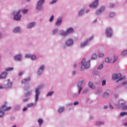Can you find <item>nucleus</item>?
I'll list each match as a JSON object with an SVG mask.
<instances>
[{
  "label": "nucleus",
  "instance_id": "f257e3e1",
  "mask_svg": "<svg viewBox=\"0 0 127 127\" xmlns=\"http://www.w3.org/2000/svg\"><path fill=\"white\" fill-rule=\"evenodd\" d=\"M6 105H7V103L5 102L4 105L1 107L0 111V118H2L3 116H4V112L5 111H9L11 109V107H6Z\"/></svg>",
  "mask_w": 127,
  "mask_h": 127
},
{
  "label": "nucleus",
  "instance_id": "f03ea898",
  "mask_svg": "<svg viewBox=\"0 0 127 127\" xmlns=\"http://www.w3.org/2000/svg\"><path fill=\"white\" fill-rule=\"evenodd\" d=\"M126 104V102L123 100H120L119 102V105H115V107L117 109H120L121 107H122L123 110H127V106H124Z\"/></svg>",
  "mask_w": 127,
  "mask_h": 127
},
{
  "label": "nucleus",
  "instance_id": "7ed1b4c3",
  "mask_svg": "<svg viewBox=\"0 0 127 127\" xmlns=\"http://www.w3.org/2000/svg\"><path fill=\"white\" fill-rule=\"evenodd\" d=\"M20 13V10L18 12H13V14L14 15V19L15 20H20L21 18V15L19 14Z\"/></svg>",
  "mask_w": 127,
  "mask_h": 127
},
{
  "label": "nucleus",
  "instance_id": "20e7f679",
  "mask_svg": "<svg viewBox=\"0 0 127 127\" xmlns=\"http://www.w3.org/2000/svg\"><path fill=\"white\" fill-rule=\"evenodd\" d=\"M85 62H86V59L85 58H83L81 61V64L82 65V66H83L84 67V68L87 69V68H89L90 67V61H89L88 62H87L86 63V64H85Z\"/></svg>",
  "mask_w": 127,
  "mask_h": 127
},
{
  "label": "nucleus",
  "instance_id": "39448f33",
  "mask_svg": "<svg viewBox=\"0 0 127 127\" xmlns=\"http://www.w3.org/2000/svg\"><path fill=\"white\" fill-rule=\"evenodd\" d=\"M83 83H84V80H81L79 81V82L77 83V87L79 88L78 89V94H81V92L83 89V88H82L81 87V86H82Z\"/></svg>",
  "mask_w": 127,
  "mask_h": 127
},
{
  "label": "nucleus",
  "instance_id": "423d86ee",
  "mask_svg": "<svg viewBox=\"0 0 127 127\" xmlns=\"http://www.w3.org/2000/svg\"><path fill=\"white\" fill-rule=\"evenodd\" d=\"M106 34L108 37H111L113 35V31L111 28H108L106 30Z\"/></svg>",
  "mask_w": 127,
  "mask_h": 127
},
{
  "label": "nucleus",
  "instance_id": "0eeeda50",
  "mask_svg": "<svg viewBox=\"0 0 127 127\" xmlns=\"http://www.w3.org/2000/svg\"><path fill=\"white\" fill-rule=\"evenodd\" d=\"M44 3V0H39L38 2L37 9H41L42 8V4Z\"/></svg>",
  "mask_w": 127,
  "mask_h": 127
},
{
  "label": "nucleus",
  "instance_id": "6e6552de",
  "mask_svg": "<svg viewBox=\"0 0 127 127\" xmlns=\"http://www.w3.org/2000/svg\"><path fill=\"white\" fill-rule=\"evenodd\" d=\"M121 77H122V74L121 73L113 74L112 75V79H113L114 80H117V79H119Z\"/></svg>",
  "mask_w": 127,
  "mask_h": 127
},
{
  "label": "nucleus",
  "instance_id": "1a4fd4ad",
  "mask_svg": "<svg viewBox=\"0 0 127 127\" xmlns=\"http://www.w3.org/2000/svg\"><path fill=\"white\" fill-rule=\"evenodd\" d=\"M8 73L6 71H3L0 74V79H5L7 77Z\"/></svg>",
  "mask_w": 127,
  "mask_h": 127
},
{
  "label": "nucleus",
  "instance_id": "9d476101",
  "mask_svg": "<svg viewBox=\"0 0 127 127\" xmlns=\"http://www.w3.org/2000/svg\"><path fill=\"white\" fill-rule=\"evenodd\" d=\"M99 2V0H95L93 3L90 4L89 5L90 7H92L93 8H95V7H96L98 6V3Z\"/></svg>",
  "mask_w": 127,
  "mask_h": 127
},
{
  "label": "nucleus",
  "instance_id": "9b49d317",
  "mask_svg": "<svg viewBox=\"0 0 127 127\" xmlns=\"http://www.w3.org/2000/svg\"><path fill=\"white\" fill-rule=\"evenodd\" d=\"M92 39L93 37H91L90 38L88 39L85 42L81 44V47H85V46H86V45L88 44L89 41H91V40H92Z\"/></svg>",
  "mask_w": 127,
  "mask_h": 127
},
{
  "label": "nucleus",
  "instance_id": "f8f14e48",
  "mask_svg": "<svg viewBox=\"0 0 127 127\" xmlns=\"http://www.w3.org/2000/svg\"><path fill=\"white\" fill-rule=\"evenodd\" d=\"M45 68V67H44V65L41 66V67L39 68V70H38V75H41V74L42 73V72H43V70H44Z\"/></svg>",
  "mask_w": 127,
  "mask_h": 127
},
{
  "label": "nucleus",
  "instance_id": "ddd939ff",
  "mask_svg": "<svg viewBox=\"0 0 127 127\" xmlns=\"http://www.w3.org/2000/svg\"><path fill=\"white\" fill-rule=\"evenodd\" d=\"M39 94H40V92H39V88L36 89V102L38 101V97L39 96Z\"/></svg>",
  "mask_w": 127,
  "mask_h": 127
},
{
  "label": "nucleus",
  "instance_id": "4468645a",
  "mask_svg": "<svg viewBox=\"0 0 127 127\" xmlns=\"http://www.w3.org/2000/svg\"><path fill=\"white\" fill-rule=\"evenodd\" d=\"M104 10H105V7L102 6L100 8V9L99 10H96V14H100V13H101V12H103V11H104Z\"/></svg>",
  "mask_w": 127,
  "mask_h": 127
},
{
  "label": "nucleus",
  "instance_id": "2eb2a0df",
  "mask_svg": "<svg viewBox=\"0 0 127 127\" xmlns=\"http://www.w3.org/2000/svg\"><path fill=\"white\" fill-rule=\"evenodd\" d=\"M14 59L16 61H20L21 60V55H18L14 57Z\"/></svg>",
  "mask_w": 127,
  "mask_h": 127
},
{
  "label": "nucleus",
  "instance_id": "dca6fc26",
  "mask_svg": "<svg viewBox=\"0 0 127 127\" xmlns=\"http://www.w3.org/2000/svg\"><path fill=\"white\" fill-rule=\"evenodd\" d=\"M66 45H67L68 46H70V45H72L73 44V40H71V39H69L66 42Z\"/></svg>",
  "mask_w": 127,
  "mask_h": 127
},
{
  "label": "nucleus",
  "instance_id": "f3484780",
  "mask_svg": "<svg viewBox=\"0 0 127 127\" xmlns=\"http://www.w3.org/2000/svg\"><path fill=\"white\" fill-rule=\"evenodd\" d=\"M61 22H62V19L59 18V19H58V20L56 23V25L57 26H59L61 25Z\"/></svg>",
  "mask_w": 127,
  "mask_h": 127
},
{
  "label": "nucleus",
  "instance_id": "a211bd4d",
  "mask_svg": "<svg viewBox=\"0 0 127 127\" xmlns=\"http://www.w3.org/2000/svg\"><path fill=\"white\" fill-rule=\"evenodd\" d=\"M73 31H74V29L72 28H69L66 30V32L67 34H69L70 33H72Z\"/></svg>",
  "mask_w": 127,
  "mask_h": 127
},
{
  "label": "nucleus",
  "instance_id": "6ab92c4d",
  "mask_svg": "<svg viewBox=\"0 0 127 127\" xmlns=\"http://www.w3.org/2000/svg\"><path fill=\"white\" fill-rule=\"evenodd\" d=\"M20 30V28L17 27L13 30V32H14V33H17L18 32H19Z\"/></svg>",
  "mask_w": 127,
  "mask_h": 127
},
{
  "label": "nucleus",
  "instance_id": "aec40b11",
  "mask_svg": "<svg viewBox=\"0 0 127 127\" xmlns=\"http://www.w3.org/2000/svg\"><path fill=\"white\" fill-rule=\"evenodd\" d=\"M34 25H35V22H32L31 23H29V25H28V28H32V27H33Z\"/></svg>",
  "mask_w": 127,
  "mask_h": 127
},
{
  "label": "nucleus",
  "instance_id": "412c9836",
  "mask_svg": "<svg viewBox=\"0 0 127 127\" xmlns=\"http://www.w3.org/2000/svg\"><path fill=\"white\" fill-rule=\"evenodd\" d=\"M88 86L91 89H94V88H95V86H94V84H93V83L92 82H89L88 83Z\"/></svg>",
  "mask_w": 127,
  "mask_h": 127
},
{
  "label": "nucleus",
  "instance_id": "4be33fe9",
  "mask_svg": "<svg viewBox=\"0 0 127 127\" xmlns=\"http://www.w3.org/2000/svg\"><path fill=\"white\" fill-rule=\"evenodd\" d=\"M64 107H60L58 110V112L59 113H63V112H64Z\"/></svg>",
  "mask_w": 127,
  "mask_h": 127
},
{
  "label": "nucleus",
  "instance_id": "5701e85b",
  "mask_svg": "<svg viewBox=\"0 0 127 127\" xmlns=\"http://www.w3.org/2000/svg\"><path fill=\"white\" fill-rule=\"evenodd\" d=\"M61 35H63V36H65L66 35H67L68 33H67V31L66 32H61Z\"/></svg>",
  "mask_w": 127,
  "mask_h": 127
},
{
  "label": "nucleus",
  "instance_id": "b1692460",
  "mask_svg": "<svg viewBox=\"0 0 127 127\" xmlns=\"http://www.w3.org/2000/svg\"><path fill=\"white\" fill-rule=\"evenodd\" d=\"M34 106H35L34 103H30L27 104V108H31V107H33Z\"/></svg>",
  "mask_w": 127,
  "mask_h": 127
},
{
  "label": "nucleus",
  "instance_id": "393cba45",
  "mask_svg": "<svg viewBox=\"0 0 127 127\" xmlns=\"http://www.w3.org/2000/svg\"><path fill=\"white\" fill-rule=\"evenodd\" d=\"M112 61V59H110L109 58H107L105 59V62H106V63H111Z\"/></svg>",
  "mask_w": 127,
  "mask_h": 127
},
{
  "label": "nucleus",
  "instance_id": "a878e982",
  "mask_svg": "<svg viewBox=\"0 0 127 127\" xmlns=\"http://www.w3.org/2000/svg\"><path fill=\"white\" fill-rule=\"evenodd\" d=\"M127 50H125L124 51L121 53V55L122 56H125V55H127Z\"/></svg>",
  "mask_w": 127,
  "mask_h": 127
},
{
  "label": "nucleus",
  "instance_id": "bb28decb",
  "mask_svg": "<svg viewBox=\"0 0 127 127\" xmlns=\"http://www.w3.org/2000/svg\"><path fill=\"white\" fill-rule=\"evenodd\" d=\"M109 94L108 93V92H105L103 94V97L104 98H108V97H109Z\"/></svg>",
  "mask_w": 127,
  "mask_h": 127
},
{
  "label": "nucleus",
  "instance_id": "cd10ccee",
  "mask_svg": "<svg viewBox=\"0 0 127 127\" xmlns=\"http://www.w3.org/2000/svg\"><path fill=\"white\" fill-rule=\"evenodd\" d=\"M5 71H6V72H8V71H12V70H13V67H8L7 68H5Z\"/></svg>",
  "mask_w": 127,
  "mask_h": 127
},
{
  "label": "nucleus",
  "instance_id": "c85d7f7f",
  "mask_svg": "<svg viewBox=\"0 0 127 127\" xmlns=\"http://www.w3.org/2000/svg\"><path fill=\"white\" fill-rule=\"evenodd\" d=\"M127 112H121L120 114V116L121 117H124V116H127Z\"/></svg>",
  "mask_w": 127,
  "mask_h": 127
},
{
  "label": "nucleus",
  "instance_id": "c756f323",
  "mask_svg": "<svg viewBox=\"0 0 127 127\" xmlns=\"http://www.w3.org/2000/svg\"><path fill=\"white\" fill-rule=\"evenodd\" d=\"M38 122L40 125H42V124H43V120L42 119H38Z\"/></svg>",
  "mask_w": 127,
  "mask_h": 127
},
{
  "label": "nucleus",
  "instance_id": "7c9ffc66",
  "mask_svg": "<svg viewBox=\"0 0 127 127\" xmlns=\"http://www.w3.org/2000/svg\"><path fill=\"white\" fill-rule=\"evenodd\" d=\"M30 80V78L24 79L23 80H22V83H26V82L29 81Z\"/></svg>",
  "mask_w": 127,
  "mask_h": 127
},
{
  "label": "nucleus",
  "instance_id": "2f4dec72",
  "mask_svg": "<svg viewBox=\"0 0 127 127\" xmlns=\"http://www.w3.org/2000/svg\"><path fill=\"white\" fill-rule=\"evenodd\" d=\"M91 59L92 60H95V59H97V55H96V54H94L93 56H92V58H91Z\"/></svg>",
  "mask_w": 127,
  "mask_h": 127
},
{
  "label": "nucleus",
  "instance_id": "473e14b6",
  "mask_svg": "<svg viewBox=\"0 0 127 127\" xmlns=\"http://www.w3.org/2000/svg\"><path fill=\"white\" fill-rule=\"evenodd\" d=\"M31 60H35L36 59V56L34 55L31 56Z\"/></svg>",
  "mask_w": 127,
  "mask_h": 127
},
{
  "label": "nucleus",
  "instance_id": "72a5a7b5",
  "mask_svg": "<svg viewBox=\"0 0 127 127\" xmlns=\"http://www.w3.org/2000/svg\"><path fill=\"white\" fill-rule=\"evenodd\" d=\"M32 93V92L31 91H28L26 93L25 96L26 97H28V96H30V95H31V93Z\"/></svg>",
  "mask_w": 127,
  "mask_h": 127
},
{
  "label": "nucleus",
  "instance_id": "f704fd0d",
  "mask_svg": "<svg viewBox=\"0 0 127 127\" xmlns=\"http://www.w3.org/2000/svg\"><path fill=\"white\" fill-rule=\"evenodd\" d=\"M83 13H84V10L81 9L79 12V15L81 16L83 14Z\"/></svg>",
  "mask_w": 127,
  "mask_h": 127
},
{
  "label": "nucleus",
  "instance_id": "c9c22d12",
  "mask_svg": "<svg viewBox=\"0 0 127 127\" xmlns=\"http://www.w3.org/2000/svg\"><path fill=\"white\" fill-rule=\"evenodd\" d=\"M53 19H54V16L52 15V16L50 18V22H52L53 21Z\"/></svg>",
  "mask_w": 127,
  "mask_h": 127
},
{
  "label": "nucleus",
  "instance_id": "e433bc0d",
  "mask_svg": "<svg viewBox=\"0 0 127 127\" xmlns=\"http://www.w3.org/2000/svg\"><path fill=\"white\" fill-rule=\"evenodd\" d=\"M117 60H118V56H114V59L113 60V62L114 63L116 62V61H117Z\"/></svg>",
  "mask_w": 127,
  "mask_h": 127
},
{
  "label": "nucleus",
  "instance_id": "4c0bfd02",
  "mask_svg": "<svg viewBox=\"0 0 127 127\" xmlns=\"http://www.w3.org/2000/svg\"><path fill=\"white\" fill-rule=\"evenodd\" d=\"M103 67H104V66L103 65V64H101L100 65H99L98 66V67H97V68L98 69H102V68H103Z\"/></svg>",
  "mask_w": 127,
  "mask_h": 127
},
{
  "label": "nucleus",
  "instance_id": "58836bf2",
  "mask_svg": "<svg viewBox=\"0 0 127 127\" xmlns=\"http://www.w3.org/2000/svg\"><path fill=\"white\" fill-rule=\"evenodd\" d=\"M114 16H115V13H111L109 15V17H110V18L114 17Z\"/></svg>",
  "mask_w": 127,
  "mask_h": 127
},
{
  "label": "nucleus",
  "instance_id": "ea45409f",
  "mask_svg": "<svg viewBox=\"0 0 127 127\" xmlns=\"http://www.w3.org/2000/svg\"><path fill=\"white\" fill-rule=\"evenodd\" d=\"M57 31H58V30L57 29H55L53 31V34H55L56 33H57Z\"/></svg>",
  "mask_w": 127,
  "mask_h": 127
},
{
  "label": "nucleus",
  "instance_id": "a19ab883",
  "mask_svg": "<svg viewBox=\"0 0 127 127\" xmlns=\"http://www.w3.org/2000/svg\"><path fill=\"white\" fill-rule=\"evenodd\" d=\"M53 93H54L53 92H49L47 94V97H50V96H52V94H53Z\"/></svg>",
  "mask_w": 127,
  "mask_h": 127
},
{
  "label": "nucleus",
  "instance_id": "79ce46f5",
  "mask_svg": "<svg viewBox=\"0 0 127 127\" xmlns=\"http://www.w3.org/2000/svg\"><path fill=\"white\" fill-rule=\"evenodd\" d=\"M27 11H28V10H27V9H23L22 10V12L24 14L27 13Z\"/></svg>",
  "mask_w": 127,
  "mask_h": 127
},
{
  "label": "nucleus",
  "instance_id": "37998d69",
  "mask_svg": "<svg viewBox=\"0 0 127 127\" xmlns=\"http://www.w3.org/2000/svg\"><path fill=\"white\" fill-rule=\"evenodd\" d=\"M106 85V80H104L102 81V86H105Z\"/></svg>",
  "mask_w": 127,
  "mask_h": 127
},
{
  "label": "nucleus",
  "instance_id": "c03bdc74",
  "mask_svg": "<svg viewBox=\"0 0 127 127\" xmlns=\"http://www.w3.org/2000/svg\"><path fill=\"white\" fill-rule=\"evenodd\" d=\"M98 56H99V57H104V54H103V53H99Z\"/></svg>",
  "mask_w": 127,
  "mask_h": 127
},
{
  "label": "nucleus",
  "instance_id": "a18cd8bd",
  "mask_svg": "<svg viewBox=\"0 0 127 127\" xmlns=\"http://www.w3.org/2000/svg\"><path fill=\"white\" fill-rule=\"evenodd\" d=\"M25 57H26V58H29L30 57L31 58V56L29 54H26Z\"/></svg>",
  "mask_w": 127,
  "mask_h": 127
},
{
  "label": "nucleus",
  "instance_id": "49530a36",
  "mask_svg": "<svg viewBox=\"0 0 127 127\" xmlns=\"http://www.w3.org/2000/svg\"><path fill=\"white\" fill-rule=\"evenodd\" d=\"M101 125H103V123L98 122L96 123V126H101Z\"/></svg>",
  "mask_w": 127,
  "mask_h": 127
},
{
  "label": "nucleus",
  "instance_id": "de8ad7c7",
  "mask_svg": "<svg viewBox=\"0 0 127 127\" xmlns=\"http://www.w3.org/2000/svg\"><path fill=\"white\" fill-rule=\"evenodd\" d=\"M124 79H125V77L120 78L119 80L117 81V83H119L120 81H122V80H124Z\"/></svg>",
  "mask_w": 127,
  "mask_h": 127
},
{
  "label": "nucleus",
  "instance_id": "09e8293b",
  "mask_svg": "<svg viewBox=\"0 0 127 127\" xmlns=\"http://www.w3.org/2000/svg\"><path fill=\"white\" fill-rule=\"evenodd\" d=\"M8 87H10L12 85V83L9 82V83L7 84Z\"/></svg>",
  "mask_w": 127,
  "mask_h": 127
},
{
  "label": "nucleus",
  "instance_id": "8fccbe9b",
  "mask_svg": "<svg viewBox=\"0 0 127 127\" xmlns=\"http://www.w3.org/2000/svg\"><path fill=\"white\" fill-rule=\"evenodd\" d=\"M56 1H57V0H53L50 2V3H51V4L55 3V2H56Z\"/></svg>",
  "mask_w": 127,
  "mask_h": 127
},
{
  "label": "nucleus",
  "instance_id": "3c124183",
  "mask_svg": "<svg viewBox=\"0 0 127 127\" xmlns=\"http://www.w3.org/2000/svg\"><path fill=\"white\" fill-rule=\"evenodd\" d=\"M87 92H88V90L87 89L84 90L83 92H82V94H86V93H87Z\"/></svg>",
  "mask_w": 127,
  "mask_h": 127
},
{
  "label": "nucleus",
  "instance_id": "603ef678",
  "mask_svg": "<svg viewBox=\"0 0 127 127\" xmlns=\"http://www.w3.org/2000/svg\"><path fill=\"white\" fill-rule=\"evenodd\" d=\"M78 95H79V93L78 94H73V98H76V97H78Z\"/></svg>",
  "mask_w": 127,
  "mask_h": 127
},
{
  "label": "nucleus",
  "instance_id": "864d4df0",
  "mask_svg": "<svg viewBox=\"0 0 127 127\" xmlns=\"http://www.w3.org/2000/svg\"><path fill=\"white\" fill-rule=\"evenodd\" d=\"M78 104H79V102H75L73 104L74 106H76V105H78Z\"/></svg>",
  "mask_w": 127,
  "mask_h": 127
},
{
  "label": "nucleus",
  "instance_id": "5fc2aeb1",
  "mask_svg": "<svg viewBox=\"0 0 127 127\" xmlns=\"http://www.w3.org/2000/svg\"><path fill=\"white\" fill-rule=\"evenodd\" d=\"M27 108L28 107H25L23 109V112H25V111H26V110H27Z\"/></svg>",
  "mask_w": 127,
  "mask_h": 127
},
{
  "label": "nucleus",
  "instance_id": "6e6d98bb",
  "mask_svg": "<svg viewBox=\"0 0 127 127\" xmlns=\"http://www.w3.org/2000/svg\"><path fill=\"white\" fill-rule=\"evenodd\" d=\"M115 4H111L110 5V7H114Z\"/></svg>",
  "mask_w": 127,
  "mask_h": 127
},
{
  "label": "nucleus",
  "instance_id": "4d7b16f0",
  "mask_svg": "<svg viewBox=\"0 0 127 127\" xmlns=\"http://www.w3.org/2000/svg\"><path fill=\"white\" fill-rule=\"evenodd\" d=\"M126 84H127V81H125L122 83V85H126Z\"/></svg>",
  "mask_w": 127,
  "mask_h": 127
},
{
  "label": "nucleus",
  "instance_id": "13d9d810",
  "mask_svg": "<svg viewBox=\"0 0 127 127\" xmlns=\"http://www.w3.org/2000/svg\"><path fill=\"white\" fill-rule=\"evenodd\" d=\"M114 97H115V98H116L117 99V98H118L119 97V95H118L117 94H115Z\"/></svg>",
  "mask_w": 127,
  "mask_h": 127
},
{
  "label": "nucleus",
  "instance_id": "bf43d9fd",
  "mask_svg": "<svg viewBox=\"0 0 127 127\" xmlns=\"http://www.w3.org/2000/svg\"><path fill=\"white\" fill-rule=\"evenodd\" d=\"M23 73V72H20L19 73V76H21V75H22V73Z\"/></svg>",
  "mask_w": 127,
  "mask_h": 127
},
{
  "label": "nucleus",
  "instance_id": "052dcab7",
  "mask_svg": "<svg viewBox=\"0 0 127 127\" xmlns=\"http://www.w3.org/2000/svg\"><path fill=\"white\" fill-rule=\"evenodd\" d=\"M110 109H114V107H113V106L111 104L110 105Z\"/></svg>",
  "mask_w": 127,
  "mask_h": 127
},
{
  "label": "nucleus",
  "instance_id": "680f3d73",
  "mask_svg": "<svg viewBox=\"0 0 127 127\" xmlns=\"http://www.w3.org/2000/svg\"><path fill=\"white\" fill-rule=\"evenodd\" d=\"M76 67H77V64H75L74 65V67L76 68Z\"/></svg>",
  "mask_w": 127,
  "mask_h": 127
},
{
  "label": "nucleus",
  "instance_id": "e2e57ef3",
  "mask_svg": "<svg viewBox=\"0 0 127 127\" xmlns=\"http://www.w3.org/2000/svg\"><path fill=\"white\" fill-rule=\"evenodd\" d=\"M3 86L2 85H0V89H3Z\"/></svg>",
  "mask_w": 127,
  "mask_h": 127
},
{
  "label": "nucleus",
  "instance_id": "0e129e2a",
  "mask_svg": "<svg viewBox=\"0 0 127 127\" xmlns=\"http://www.w3.org/2000/svg\"><path fill=\"white\" fill-rule=\"evenodd\" d=\"M27 101V99H25L23 100V102H26Z\"/></svg>",
  "mask_w": 127,
  "mask_h": 127
},
{
  "label": "nucleus",
  "instance_id": "69168bd1",
  "mask_svg": "<svg viewBox=\"0 0 127 127\" xmlns=\"http://www.w3.org/2000/svg\"><path fill=\"white\" fill-rule=\"evenodd\" d=\"M75 74H76V71H73V75H75Z\"/></svg>",
  "mask_w": 127,
  "mask_h": 127
},
{
  "label": "nucleus",
  "instance_id": "338daca9",
  "mask_svg": "<svg viewBox=\"0 0 127 127\" xmlns=\"http://www.w3.org/2000/svg\"><path fill=\"white\" fill-rule=\"evenodd\" d=\"M125 126H127V122L125 124Z\"/></svg>",
  "mask_w": 127,
  "mask_h": 127
},
{
  "label": "nucleus",
  "instance_id": "774afa93",
  "mask_svg": "<svg viewBox=\"0 0 127 127\" xmlns=\"http://www.w3.org/2000/svg\"><path fill=\"white\" fill-rule=\"evenodd\" d=\"M12 127H16V125H14Z\"/></svg>",
  "mask_w": 127,
  "mask_h": 127
}]
</instances>
